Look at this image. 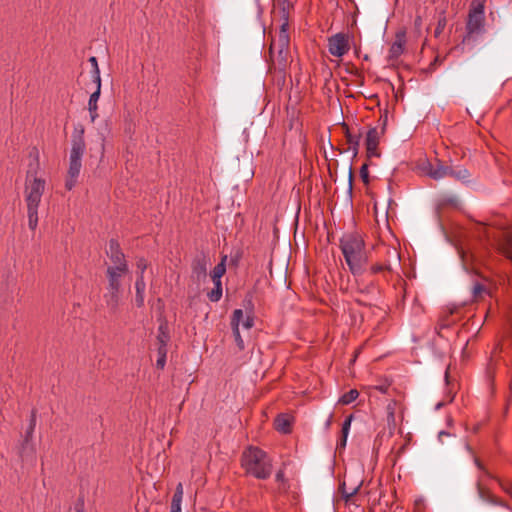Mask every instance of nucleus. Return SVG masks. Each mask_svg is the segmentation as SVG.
<instances>
[{
	"label": "nucleus",
	"mask_w": 512,
	"mask_h": 512,
	"mask_svg": "<svg viewBox=\"0 0 512 512\" xmlns=\"http://www.w3.org/2000/svg\"><path fill=\"white\" fill-rule=\"evenodd\" d=\"M46 187L44 178L28 173L25 180L24 197L27 206L28 226L34 231L38 225V208Z\"/></svg>",
	"instance_id": "nucleus-2"
},
{
	"label": "nucleus",
	"mask_w": 512,
	"mask_h": 512,
	"mask_svg": "<svg viewBox=\"0 0 512 512\" xmlns=\"http://www.w3.org/2000/svg\"><path fill=\"white\" fill-rule=\"evenodd\" d=\"M474 461H475V464L477 465V467H478L479 469H482V465H481V463L479 462V460H478L477 458H475V459H474Z\"/></svg>",
	"instance_id": "nucleus-47"
},
{
	"label": "nucleus",
	"mask_w": 512,
	"mask_h": 512,
	"mask_svg": "<svg viewBox=\"0 0 512 512\" xmlns=\"http://www.w3.org/2000/svg\"><path fill=\"white\" fill-rule=\"evenodd\" d=\"M242 466L247 475L258 479L270 476L272 466L267 454L256 447H249L242 455Z\"/></svg>",
	"instance_id": "nucleus-3"
},
{
	"label": "nucleus",
	"mask_w": 512,
	"mask_h": 512,
	"mask_svg": "<svg viewBox=\"0 0 512 512\" xmlns=\"http://www.w3.org/2000/svg\"><path fill=\"white\" fill-rule=\"evenodd\" d=\"M77 178L78 177H72L71 175L68 174V178L66 179V182H65L66 189L71 190L75 186V184L77 182Z\"/></svg>",
	"instance_id": "nucleus-37"
},
{
	"label": "nucleus",
	"mask_w": 512,
	"mask_h": 512,
	"mask_svg": "<svg viewBox=\"0 0 512 512\" xmlns=\"http://www.w3.org/2000/svg\"><path fill=\"white\" fill-rule=\"evenodd\" d=\"M359 396V392L356 389H351L347 393L343 394L340 399L339 403L342 405H348L355 401Z\"/></svg>",
	"instance_id": "nucleus-26"
},
{
	"label": "nucleus",
	"mask_w": 512,
	"mask_h": 512,
	"mask_svg": "<svg viewBox=\"0 0 512 512\" xmlns=\"http://www.w3.org/2000/svg\"><path fill=\"white\" fill-rule=\"evenodd\" d=\"M388 387L389 386L387 384H381V385L375 386V389L380 391L381 393L385 394L388 391Z\"/></svg>",
	"instance_id": "nucleus-40"
},
{
	"label": "nucleus",
	"mask_w": 512,
	"mask_h": 512,
	"mask_svg": "<svg viewBox=\"0 0 512 512\" xmlns=\"http://www.w3.org/2000/svg\"><path fill=\"white\" fill-rule=\"evenodd\" d=\"M243 318V310L235 309L231 317V326L235 342L240 350L244 349V341L240 335V320Z\"/></svg>",
	"instance_id": "nucleus-14"
},
{
	"label": "nucleus",
	"mask_w": 512,
	"mask_h": 512,
	"mask_svg": "<svg viewBox=\"0 0 512 512\" xmlns=\"http://www.w3.org/2000/svg\"><path fill=\"white\" fill-rule=\"evenodd\" d=\"M465 448H466V450H467L469 453L473 454L472 449H471V447H470V445H469V444H465Z\"/></svg>",
	"instance_id": "nucleus-48"
},
{
	"label": "nucleus",
	"mask_w": 512,
	"mask_h": 512,
	"mask_svg": "<svg viewBox=\"0 0 512 512\" xmlns=\"http://www.w3.org/2000/svg\"><path fill=\"white\" fill-rule=\"evenodd\" d=\"M471 292H472V298H473V300H474V301H477V300H479L480 298H482V296H483L485 293H487V289H486V287H485L483 284H481V283H479V282H475V283L473 284V287H472Z\"/></svg>",
	"instance_id": "nucleus-28"
},
{
	"label": "nucleus",
	"mask_w": 512,
	"mask_h": 512,
	"mask_svg": "<svg viewBox=\"0 0 512 512\" xmlns=\"http://www.w3.org/2000/svg\"><path fill=\"white\" fill-rule=\"evenodd\" d=\"M88 61L91 64V68H92L91 76H92L93 82L95 84H99V86H100L101 85V74H100V69L98 66L97 58L95 56H91Z\"/></svg>",
	"instance_id": "nucleus-24"
},
{
	"label": "nucleus",
	"mask_w": 512,
	"mask_h": 512,
	"mask_svg": "<svg viewBox=\"0 0 512 512\" xmlns=\"http://www.w3.org/2000/svg\"><path fill=\"white\" fill-rule=\"evenodd\" d=\"M500 483H501V485H502V488H503L504 490H507V491H508V490H509V487H510V484H511L512 482L505 481V482H500Z\"/></svg>",
	"instance_id": "nucleus-41"
},
{
	"label": "nucleus",
	"mask_w": 512,
	"mask_h": 512,
	"mask_svg": "<svg viewBox=\"0 0 512 512\" xmlns=\"http://www.w3.org/2000/svg\"><path fill=\"white\" fill-rule=\"evenodd\" d=\"M484 27V12L483 7L480 6L478 8H475L473 11L469 13L466 29H467V35L464 38V41L466 39H469L471 35L473 34H480L483 31Z\"/></svg>",
	"instance_id": "nucleus-8"
},
{
	"label": "nucleus",
	"mask_w": 512,
	"mask_h": 512,
	"mask_svg": "<svg viewBox=\"0 0 512 512\" xmlns=\"http://www.w3.org/2000/svg\"><path fill=\"white\" fill-rule=\"evenodd\" d=\"M275 429L281 433L290 432L291 418L287 414H280L274 422Z\"/></svg>",
	"instance_id": "nucleus-21"
},
{
	"label": "nucleus",
	"mask_w": 512,
	"mask_h": 512,
	"mask_svg": "<svg viewBox=\"0 0 512 512\" xmlns=\"http://www.w3.org/2000/svg\"><path fill=\"white\" fill-rule=\"evenodd\" d=\"M450 171L451 172H449V176L454 177L457 180L464 181V180H467L470 176L468 170L465 168L454 169V168L450 167Z\"/></svg>",
	"instance_id": "nucleus-29"
},
{
	"label": "nucleus",
	"mask_w": 512,
	"mask_h": 512,
	"mask_svg": "<svg viewBox=\"0 0 512 512\" xmlns=\"http://www.w3.org/2000/svg\"><path fill=\"white\" fill-rule=\"evenodd\" d=\"M339 247L345 262L354 276L361 275L369 261L363 237L357 232H348L340 238Z\"/></svg>",
	"instance_id": "nucleus-1"
},
{
	"label": "nucleus",
	"mask_w": 512,
	"mask_h": 512,
	"mask_svg": "<svg viewBox=\"0 0 512 512\" xmlns=\"http://www.w3.org/2000/svg\"><path fill=\"white\" fill-rule=\"evenodd\" d=\"M107 255L112 263L108 267H117L120 269L129 270L125 255L121 251L120 245L116 240H110Z\"/></svg>",
	"instance_id": "nucleus-9"
},
{
	"label": "nucleus",
	"mask_w": 512,
	"mask_h": 512,
	"mask_svg": "<svg viewBox=\"0 0 512 512\" xmlns=\"http://www.w3.org/2000/svg\"><path fill=\"white\" fill-rule=\"evenodd\" d=\"M175 492L184 493L183 486H182L181 482H179V484L177 485Z\"/></svg>",
	"instance_id": "nucleus-43"
},
{
	"label": "nucleus",
	"mask_w": 512,
	"mask_h": 512,
	"mask_svg": "<svg viewBox=\"0 0 512 512\" xmlns=\"http://www.w3.org/2000/svg\"><path fill=\"white\" fill-rule=\"evenodd\" d=\"M387 410H388V416H387L388 422L389 423L394 422L395 421L394 408L391 405H388Z\"/></svg>",
	"instance_id": "nucleus-38"
},
{
	"label": "nucleus",
	"mask_w": 512,
	"mask_h": 512,
	"mask_svg": "<svg viewBox=\"0 0 512 512\" xmlns=\"http://www.w3.org/2000/svg\"><path fill=\"white\" fill-rule=\"evenodd\" d=\"M346 138L349 144V150L352 151L353 156H356L360 145L361 134H353L351 132H347Z\"/></svg>",
	"instance_id": "nucleus-22"
},
{
	"label": "nucleus",
	"mask_w": 512,
	"mask_h": 512,
	"mask_svg": "<svg viewBox=\"0 0 512 512\" xmlns=\"http://www.w3.org/2000/svg\"><path fill=\"white\" fill-rule=\"evenodd\" d=\"M385 261L387 271H392L394 265H400V253L393 246H384Z\"/></svg>",
	"instance_id": "nucleus-16"
},
{
	"label": "nucleus",
	"mask_w": 512,
	"mask_h": 512,
	"mask_svg": "<svg viewBox=\"0 0 512 512\" xmlns=\"http://www.w3.org/2000/svg\"><path fill=\"white\" fill-rule=\"evenodd\" d=\"M227 255L222 256L220 263H218L210 273L213 283H222L221 278L226 272Z\"/></svg>",
	"instance_id": "nucleus-20"
},
{
	"label": "nucleus",
	"mask_w": 512,
	"mask_h": 512,
	"mask_svg": "<svg viewBox=\"0 0 512 512\" xmlns=\"http://www.w3.org/2000/svg\"><path fill=\"white\" fill-rule=\"evenodd\" d=\"M157 353H158V359L156 361V365L158 368L163 369L166 364L167 348L158 347Z\"/></svg>",
	"instance_id": "nucleus-30"
},
{
	"label": "nucleus",
	"mask_w": 512,
	"mask_h": 512,
	"mask_svg": "<svg viewBox=\"0 0 512 512\" xmlns=\"http://www.w3.org/2000/svg\"><path fill=\"white\" fill-rule=\"evenodd\" d=\"M83 505V501L81 500V502L76 505V512H83Z\"/></svg>",
	"instance_id": "nucleus-42"
},
{
	"label": "nucleus",
	"mask_w": 512,
	"mask_h": 512,
	"mask_svg": "<svg viewBox=\"0 0 512 512\" xmlns=\"http://www.w3.org/2000/svg\"><path fill=\"white\" fill-rule=\"evenodd\" d=\"M284 474L281 470H279L276 474V480H283Z\"/></svg>",
	"instance_id": "nucleus-44"
},
{
	"label": "nucleus",
	"mask_w": 512,
	"mask_h": 512,
	"mask_svg": "<svg viewBox=\"0 0 512 512\" xmlns=\"http://www.w3.org/2000/svg\"><path fill=\"white\" fill-rule=\"evenodd\" d=\"M84 128H76L72 135V145L69 156L68 174L72 177H78L82 167V157L85 152Z\"/></svg>",
	"instance_id": "nucleus-6"
},
{
	"label": "nucleus",
	"mask_w": 512,
	"mask_h": 512,
	"mask_svg": "<svg viewBox=\"0 0 512 512\" xmlns=\"http://www.w3.org/2000/svg\"><path fill=\"white\" fill-rule=\"evenodd\" d=\"M101 94V85L96 84L95 91L90 95L88 101V110L91 122H94L98 118V100Z\"/></svg>",
	"instance_id": "nucleus-17"
},
{
	"label": "nucleus",
	"mask_w": 512,
	"mask_h": 512,
	"mask_svg": "<svg viewBox=\"0 0 512 512\" xmlns=\"http://www.w3.org/2000/svg\"><path fill=\"white\" fill-rule=\"evenodd\" d=\"M137 275L144 276L145 270L147 269V261L144 258H139L136 262Z\"/></svg>",
	"instance_id": "nucleus-34"
},
{
	"label": "nucleus",
	"mask_w": 512,
	"mask_h": 512,
	"mask_svg": "<svg viewBox=\"0 0 512 512\" xmlns=\"http://www.w3.org/2000/svg\"><path fill=\"white\" fill-rule=\"evenodd\" d=\"M349 186L350 187L352 186V171H351V169L349 170Z\"/></svg>",
	"instance_id": "nucleus-46"
},
{
	"label": "nucleus",
	"mask_w": 512,
	"mask_h": 512,
	"mask_svg": "<svg viewBox=\"0 0 512 512\" xmlns=\"http://www.w3.org/2000/svg\"><path fill=\"white\" fill-rule=\"evenodd\" d=\"M169 340H170V336L167 331V326L165 324H161L158 327V335H157V341L159 344L158 347L167 348V344H168Z\"/></svg>",
	"instance_id": "nucleus-23"
},
{
	"label": "nucleus",
	"mask_w": 512,
	"mask_h": 512,
	"mask_svg": "<svg viewBox=\"0 0 512 512\" xmlns=\"http://www.w3.org/2000/svg\"><path fill=\"white\" fill-rule=\"evenodd\" d=\"M254 322L251 315L247 314L246 316L243 314V318L240 320V327L243 329L249 330L253 327Z\"/></svg>",
	"instance_id": "nucleus-32"
},
{
	"label": "nucleus",
	"mask_w": 512,
	"mask_h": 512,
	"mask_svg": "<svg viewBox=\"0 0 512 512\" xmlns=\"http://www.w3.org/2000/svg\"><path fill=\"white\" fill-rule=\"evenodd\" d=\"M214 288L207 293V297L211 302H218L222 297V283H213Z\"/></svg>",
	"instance_id": "nucleus-25"
},
{
	"label": "nucleus",
	"mask_w": 512,
	"mask_h": 512,
	"mask_svg": "<svg viewBox=\"0 0 512 512\" xmlns=\"http://www.w3.org/2000/svg\"><path fill=\"white\" fill-rule=\"evenodd\" d=\"M352 419H353V416H352V415H350V416H348V417L344 420V422H343V424H342V430H341V432H342V436H343V438H347V437H348V434H349V431H350V427H351Z\"/></svg>",
	"instance_id": "nucleus-33"
},
{
	"label": "nucleus",
	"mask_w": 512,
	"mask_h": 512,
	"mask_svg": "<svg viewBox=\"0 0 512 512\" xmlns=\"http://www.w3.org/2000/svg\"><path fill=\"white\" fill-rule=\"evenodd\" d=\"M406 44V33L405 31H399L396 33L395 41L392 43L389 52L388 58L390 60L398 59L404 52Z\"/></svg>",
	"instance_id": "nucleus-11"
},
{
	"label": "nucleus",
	"mask_w": 512,
	"mask_h": 512,
	"mask_svg": "<svg viewBox=\"0 0 512 512\" xmlns=\"http://www.w3.org/2000/svg\"><path fill=\"white\" fill-rule=\"evenodd\" d=\"M380 141V132L376 127L370 128L366 134L365 145L367 156L369 158L379 157L378 145Z\"/></svg>",
	"instance_id": "nucleus-10"
},
{
	"label": "nucleus",
	"mask_w": 512,
	"mask_h": 512,
	"mask_svg": "<svg viewBox=\"0 0 512 512\" xmlns=\"http://www.w3.org/2000/svg\"><path fill=\"white\" fill-rule=\"evenodd\" d=\"M446 381H448V373L445 374Z\"/></svg>",
	"instance_id": "nucleus-50"
},
{
	"label": "nucleus",
	"mask_w": 512,
	"mask_h": 512,
	"mask_svg": "<svg viewBox=\"0 0 512 512\" xmlns=\"http://www.w3.org/2000/svg\"><path fill=\"white\" fill-rule=\"evenodd\" d=\"M209 261L205 255L197 256L192 262V275L197 281L204 280L207 275Z\"/></svg>",
	"instance_id": "nucleus-12"
},
{
	"label": "nucleus",
	"mask_w": 512,
	"mask_h": 512,
	"mask_svg": "<svg viewBox=\"0 0 512 512\" xmlns=\"http://www.w3.org/2000/svg\"><path fill=\"white\" fill-rule=\"evenodd\" d=\"M350 49L349 36L337 33L328 38V51L335 57L344 56Z\"/></svg>",
	"instance_id": "nucleus-7"
},
{
	"label": "nucleus",
	"mask_w": 512,
	"mask_h": 512,
	"mask_svg": "<svg viewBox=\"0 0 512 512\" xmlns=\"http://www.w3.org/2000/svg\"><path fill=\"white\" fill-rule=\"evenodd\" d=\"M441 405H442L441 403H438V404H437V406H436V408H437V409H438V408H440V407H441Z\"/></svg>",
	"instance_id": "nucleus-49"
},
{
	"label": "nucleus",
	"mask_w": 512,
	"mask_h": 512,
	"mask_svg": "<svg viewBox=\"0 0 512 512\" xmlns=\"http://www.w3.org/2000/svg\"><path fill=\"white\" fill-rule=\"evenodd\" d=\"M129 270L117 267H107L106 276L108 284L104 301L110 312L115 313L119 307L122 295V279L128 275Z\"/></svg>",
	"instance_id": "nucleus-5"
},
{
	"label": "nucleus",
	"mask_w": 512,
	"mask_h": 512,
	"mask_svg": "<svg viewBox=\"0 0 512 512\" xmlns=\"http://www.w3.org/2000/svg\"><path fill=\"white\" fill-rule=\"evenodd\" d=\"M385 270H387L385 263H377L370 267L371 274H377V273L383 272Z\"/></svg>",
	"instance_id": "nucleus-36"
},
{
	"label": "nucleus",
	"mask_w": 512,
	"mask_h": 512,
	"mask_svg": "<svg viewBox=\"0 0 512 512\" xmlns=\"http://www.w3.org/2000/svg\"><path fill=\"white\" fill-rule=\"evenodd\" d=\"M426 174L434 180H440L449 176L450 167L445 166L441 161H437L436 165L429 163L425 168Z\"/></svg>",
	"instance_id": "nucleus-13"
},
{
	"label": "nucleus",
	"mask_w": 512,
	"mask_h": 512,
	"mask_svg": "<svg viewBox=\"0 0 512 512\" xmlns=\"http://www.w3.org/2000/svg\"><path fill=\"white\" fill-rule=\"evenodd\" d=\"M291 6H292V2L290 0H283L281 9H283L285 7L289 11ZM280 18L282 19V10H280Z\"/></svg>",
	"instance_id": "nucleus-39"
},
{
	"label": "nucleus",
	"mask_w": 512,
	"mask_h": 512,
	"mask_svg": "<svg viewBox=\"0 0 512 512\" xmlns=\"http://www.w3.org/2000/svg\"><path fill=\"white\" fill-rule=\"evenodd\" d=\"M360 177L362 181L367 184L369 182V172H368V165L363 164L360 168Z\"/></svg>",
	"instance_id": "nucleus-35"
},
{
	"label": "nucleus",
	"mask_w": 512,
	"mask_h": 512,
	"mask_svg": "<svg viewBox=\"0 0 512 512\" xmlns=\"http://www.w3.org/2000/svg\"><path fill=\"white\" fill-rule=\"evenodd\" d=\"M145 289H146V283L144 281V276L137 275L136 282H135V302L137 307H142L145 302Z\"/></svg>",
	"instance_id": "nucleus-18"
},
{
	"label": "nucleus",
	"mask_w": 512,
	"mask_h": 512,
	"mask_svg": "<svg viewBox=\"0 0 512 512\" xmlns=\"http://www.w3.org/2000/svg\"><path fill=\"white\" fill-rule=\"evenodd\" d=\"M183 494L184 493H177L175 492L170 506V512H182V500H183Z\"/></svg>",
	"instance_id": "nucleus-27"
},
{
	"label": "nucleus",
	"mask_w": 512,
	"mask_h": 512,
	"mask_svg": "<svg viewBox=\"0 0 512 512\" xmlns=\"http://www.w3.org/2000/svg\"><path fill=\"white\" fill-rule=\"evenodd\" d=\"M499 250L507 259L512 261V245L510 241L502 243Z\"/></svg>",
	"instance_id": "nucleus-31"
},
{
	"label": "nucleus",
	"mask_w": 512,
	"mask_h": 512,
	"mask_svg": "<svg viewBox=\"0 0 512 512\" xmlns=\"http://www.w3.org/2000/svg\"><path fill=\"white\" fill-rule=\"evenodd\" d=\"M35 426H36V417H35V412L33 411L32 415H31L29 426L27 427V430L25 432L23 448H22L23 453L29 452L31 454H34V447L31 443V441H32L34 430H35Z\"/></svg>",
	"instance_id": "nucleus-15"
},
{
	"label": "nucleus",
	"mask_w": 512,
	"mask_h": 512,
	"mask_svg": "<svg viewBox=\"0 0 512 512\" xmlns=\"http://www.w3.org/2000/svg\"><path fill=\"white\" fill-rule=\"evenodd\" d=\"M346 441H347V438H343V437H342V439H341V441H340V446L345 447V445H346Z\"/></svg>",
	"instance_id": "nucleus-45"
},
{
	"label": "nucleus",
	"mask_w": 512,
	"mask_h": 512,
	"mask_svg": "<svg viewBox=\"0 0 512 512\" xmlns=\"http://www.w3.org/2000/svg\"><path fill=\"white\" fill-rule=\"evenodd\" d=\"M281 21L280 30L270 45V54L274 65L278 66L279 69L284 70L288 63L290 43L288 34V10L285 7L282 9Z\"/></svg>",
	"instance_id": "nucleus-4"
},
{
	"label": "nucleus",
	"mask_w": 512,
	"mask_h": 512,
	"mask_svg": "<svg viewBox=\"0 0 512 512\" xmlns=\"http://www.w3.org/2000/svg\"><path fill=\"white\" fill-rule=\"evenodd\" d=\"M362 482H341L339 486V492L343 498L348 500L350 497L355 495L360 489Z\"/></svg>",
	"instance_id": "nucleus-19"
}]
</instances>
